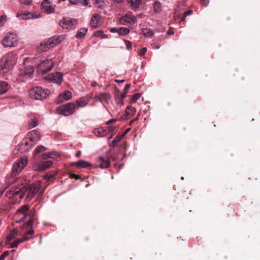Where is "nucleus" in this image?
<instances>
[{
  "label": "nucleus",
  "instance_id": "f257e3e1",
  "mask_svg": "<svg viewBox=\"0 0 260 260\" xmlns=\"http://www.w3.org/2000/svg\"><path fill=\"white\" fill-rule=\"evenodd\" d=\"M40 136L37 131H32L28 133L26 137L17 146V149L20 153L29 150L40 140Z\"/></svg>",
  "mask_w": 260,
  "mask_h": 260
},
{
  "label": "nucleus",
  "instance_id": "f03ea898",
  "mask_svg": "<svg viewBox=\"0 0 260 260\" xmlns=\"http://www.w3.org/2000/svg\"><path fill=\"white\" fill-rule=\"evenodd\" d=\"M28 164L27 157H22L17 159L13 164L11 174L7 178L8 183L12 184L16 180V176L19 174Z\"/></svg>",
  "mask_w": 260,
  "mask_h": 260
},
{
  "label": "nucleus",
  "instance_id": "7ed1b4c3",
  "mask_svg": "<svg viewBox=\"0 0 260 260\" xmlns=\"http://www.w3.org/2000/svg\"><path fill=\"white\" fill-rule=\"evenodd\" d=\"M17 56L13 52L7 54L0 60V70L3 73L8 72L16 63Z\"/></svg>",
  "mask_w": 260,
  "mask_h": 260
},
{
  "label": "nucleus",
  "instance_id": "20e7f679",
  "mask_svg": "<svg viewBox=\"0 0 260 260\" xmlns=\"http://www.w3.org/2000/svg\"><path fill=\"white\" fill-rule=\"evenodd\" d=\"M50 93L48 89L44 88L41 86H36L29 90V96L34 100H43L46 99Z\"/></svg>",
  "mask_w": 260,
  "mask_h": 260
},
{
  "label": "nucleus",
  "instance_id": "39448f33",
  "mask_svg": "<svg viewBox=\"0 0 260 260\" xmlns=\"http://www.w3.org/2000/svg\"><path fill=\"white\" fill-rule=\"evenodd\" d=\"M76 111V106L73 103H69L58 107L57 112L58 114L67 116H70Z\"/></svg>",
  "mask_w": 260,
  "mask_h": 260
},
{
  "label": "nucleus",
  "instance_id": "423d86ee",
  "mask_svg": "<svg viewBox=\"0 0 260 260\" xmlns=\"http://www.w3.org/2000/svg\"><path fill=\"white\" fill-rule=\"evenodd\" d=\"M41 188V183L38 181L31 185L28 188L22 186V189H24V193L26 198H32L39 191Z\"/></svg>",
  "mask_w": 260,
  "mask_h": 260
},
{
  "label": "nucleus",
  "instance_id": "0eeeda50",
  "mask_svg": "<svg viewBox=\"0 0 260 260\" xmlns=\"http://www.w3.org/2000/svg\"><path fill=\"white\" fill-rule=\"evenodd\" d=\"M17 41V37L16 34L9 33L2 41L1 44L5 47H12L16 45Z\"/></svg>",
  "mask_w": 260,
  "mask_h": 260
},
{
  "label": "nucleus",
  "instance_id": "6e6552de",
  "mask_svg": "<svg viewBox=\"0 0 260 260\" xmlns=\"http://www.w3.org/2000/svg\"><path fill=\"white\" fill-rule=\"evenodd\" d=\"M52 59H46L41 62L38 66V71L40 74H45L50 71L54 66Z\"/></svg>",
  "mask_w": 260,
  "mask_h": 260
},
{
  "label": "nucleus",
  "instance_id": "1a4fd4ad",
  "mask_svg": "<svg viewBox=\"0 0 260 260\" xmlns=\"http://www.w3.org/2000/svg\"><path fill=\"white\" fill-rule=\"evenodd\" d=\"M6 196L10 199L19 196L20 199H22L25 196V193H24V189H22V186L21 187L13 186L7 191Z\"/></svg>",
  "mask_w": 260,
  "mask_h": 260
},
{
  "label": "nucleus",
  "instance_id": "9d476101",
  "mask_svg": "<svg viewBox=\"0 0 260 260\" xmlns=\"http://www.w3.org/2000/svg\"><path fill=\"white\" fill-rule=\"evenodd\" d=\"M34 234V230L30 229L27 230L24 234L23 237L21 238L18 239L17 240L11 242L10 243L11 248L17 247L19 244L21 243L28 240L32 238V236Z\"/></svg>",
  "mask_w": 260,
  "mask_h": 260
},
{
  "label": "nucleus",
  "instance_id": "9b49d317",
  "mask_svg": "<svg viewBox=\"0 0 260 260\" xmlns=\"http://www.w3.org/2000/svg\"><path fill=\"white\" fill-rule=\"evenodd\" d=\"M55 5H53L49 0H44L41 3V9L43 12L46 14L54 13L55 10Z\"/></svg>",
  "mask_w": 260,
  "mask_h": 260
},
{
  "label": "nucleus",
  "instance_id": "f8f14e48",
  "mask_svg": "<svg viewBox=\"0 0 260 260\" xmlns=\"http://www.w3.org/2000/svg\"><path fill=\"white\" fill-rule=\"evenodd\" d=\"M77 22L75 19H70L69 18H63L60 21V25L63 29H71L73 26L76 25Z\"/></svg>",
  "mask_w": 260,
  "mask_h": 260
},
{
  "label": "nucleus",
  "instance_id": "ddd939ff",
  "mask_svg": "<svg viewBox=\"0 0 260 260\" xmlns=\"http://www.w3.org/2000/svg\"><path fill=\"white\" fill-rule=\"evenodd\" d=\"M46 79L51 82H54L60 85L62 81V74L60 72L51 74L46 77Z\"/></svg>",
  "mask_w": 260,
  "mask_h": 260
},
{
  "label": "nucleus",
  "instance_id": "4468645a",
  "mask_svg": "<svg viewBox=\"0 0 260 260\" xmlns=\"http://www.w3.org/2000/svg\"><path fill=\"white\" fill-rule=\"evenodd\" d=\"M29 207L27 205H24L17 210L16 215L20 217V218L16 221L17 222H21L27 216Z\"/></svg>",
  "mask_w": 260,
  "mask_h": 260
},
{
  "label": "nucleus",
  "instance_id": "2eb2a0df",
  "mask_svg": "<svg viewBox=\"0 0 260 260\" xmlns=\"http://www.w3.org/2000/svg\"><path fill=\"white\" fill-rule=\"evenodd\" d=\"M91 99V96L86 95L84 96H82L79 98L76 102V105L77 108H83L86 106L90 100Z\"/></svg>",
  "mask_w": 260,
  "mask_h": 260
},
{
  "label": "nucleus",
  "instance_id": "dca6fc26",
  "mask_svg": "<svg viewBox=\"0 0 260 260\" xmlns=\"http://www.w3.org/2000/svg\"><path fill=\"white\" fill-rule=\"evenodd\" d=\"M64 39V36H53L48 39V43L49 44H52L53 47L57 45Z\"/></svg>",
  "mask_w": 260,
  "mask_h": 260
},
{
  "label": "nucleus",
  "instance_id": "f3484780",
  "mask_svg": "<svg viewBox=\"0 0 260 260\" xmlns=\"http://www.w3.org/2000/svg\"><path fill=\"white\" fill-rule=\"evenodd\" d=\"M101 16L98 14H94L90 19V24L93 28H97L99 26Z\"/></svg>",
  "mask_w": 260,
  "mask_h": 260
},
{
  "label": "nucleus",
  "instance_id": "a211bd4d",
  "mask_svg": "<svg viewBox=\"0 0 260 260\" xmlns=\"http://www.w3.org/2000/svg\"><path fill=\"white\" fill-rule=\"evenodd\" d=\"M93 133L98 137H103L106 135L107 130L103 127H99L93 131Z\"/></svg>",
  "mask_w": 260,
  "mask_h": 260
},
{
  "label": "nucleus",
  "instance_id": "6ab92c4d",
  "mask_svg": "<svg viewBox=\"0 0 260 260\" xmlns=\"http://www.w3.org/2000/svg\"><path fill=\"white\" fill-rule=\"evenodd\" d=\"M34 69L32 66H28L26 67L23 71H22V74L23 75L29 77L32 74L34 73Z\"/></svg>",
  "mask_w": 260,
  "mask_h": 260
},
{
  "label": "nucleus",
  "instance_id": "aec40b11",
  "mask_svg": "<svg viewBox=\"0 0 260 260\" xmlns=\"http://www.w3.org/2000/svg\"><path fill=\"white\" fill-rule=\"evenodd\" d=\"M9 86L7 82L0 81V94L5 93L9 89Z\"/></svg>",
  "mask_w": 260,
  "mask_h": 260
},
{
  "label": "nucleus",
  "instance_id": "412c9836",
  "mask_svg": "<svg viewBox=\"0 0 260 260\" xmlns=\"http://www.w3.org/2000/svg\"><path fill=\"white\" fill-rule=\"evenodd\" d=\"M88 29L86 27L80 28L76 35V38L78 39H81L85 36L87 34Z\"/></svg>",
  "mask_w": 260,
  "mask_h": 260
},
{
  "label": "nucleus",
  "instance_id": "4be33fe9",
  "mask_svg": "<svg viewBox=\"0 0 260 260\" xmlns=\"http://www.w3.org/2000/svg\"><path fill=\"white\" fill-rule=\"evenodd\" d=\"M93 4L95 8L100 9H103L106 7V3L103 0H94Z\"/></svg>",
  "mask_w": 260,
  "mask_h": 260
},
{
  "label": "nucleus",
  "instance_id": "5701e85b",
  "mask_svg": "<svg viewBox=\"0 0 260 260\" xmlns=\"http://www.w3.org/2000/svg\"><path fill=\"white\" fill-rule=\"evenodd\" d=\"M101 103H108L111 100V95L109 93H101Z\"/></svg>",
  "mask_w": 260,
  "mask_h": 260
},
{
  "label": "nucleus",
  "instance_id": "b1692460",
  "mask_svg": "<svg viewBox=\"0 0 260 260\" xmlns=\"http://www.w3.org/2000/svg\"><path fill=\"white\" fill-rule=\"evenodd\" d=\"M48 40L45 41L44 42H42L41 43V50L42 51H46L48 50H49L51 48H53V46H52V44H49L48 43Z\"/></svg>",
  "mask_w": 260,
  "mask_h": 260
},
{
  "label": "nucleus",
  "instance_id": "393cba45",
  "mask_svg": "<svg viewBox=\"0 0 260 260\" xmlns=\"http://www.w3.org/2000/svg\"><path fill=\"white\" fill-rule=\"evenodd\" d=\"M18 233V230L17 229H14L11 231L9 234L7 236L6 241L7 242H10L14 237L16 236Z\"/></svg>",
  "mask_w": 260,
  "mask_h": 260
},
{
  "label": "nucleus",
  "instance_id": "a878e982",
  "mask_svg": "<svg viewBox=\"0 0 260 260\" xmlns=\"http://www.w3.org/2000/svg\"><path fill=\"white\" fill-rule=\"evenodd\" d=\"M74 164L77 166L78 167H81L83 168H86L91 165L89 162L83 160H80L74 163Z\"/></svg>",
  "mask_w": 260,
  "mask_h": 260
},
{
  "label": "nucleus",
  "instance_id": "bb28decb",
  "mask_svg": "<svg viewBox=\"0 0 260 260\" xmlns=\"http://www.w3.org/2000/svg\"><path fill=\"white\" fill-rule=\"evenodd\" d=\"M119 22L122 25H126L127 23H130V16L126 14L119 19Z\"/></svg>",
  "mask_w": 260,
  "mask_h": 260
},
{
  "label": "nucleus",
  "instance_id": "cd10ccee",
  "mask_svg": "<svg viewBox=\"0 0 260 260\" xmlns=\"http://www.w3.org/2000/svg\"><path fill=\"white\" fill-rule=\"evenodd\" d=\"M93 37L100 38L101 39H106L108 38V36L104 34V31L102 30L95 31L93 34Z\"/></svg>",
  "mask_w": 260,
  "mask_h": 260
},
{
  "label": "nucleus",
  "instance_id": "c85d7f7f",
  "mask_svg": "<svg viewBox=\"0 0 260 260\" xmlns=\"http://www.w3.org/2000/svg\"><path fill=\"white\" fill-rule=\"evenodd\" d=\"M59 154L54 152H51L50 153H45L42 155V159H46L49 157L54 158L55 156H58Z\"/></svg>",
  "mask_w": 260,
  "mask_h": 260
},
{
  "label": "nucleus",
  "instance_id": "c756f323",
  "mask_svg": "<svg viewBox=\"0 0 260 260\" xmlns=\"http://www.w3.org/2000/svg\"><path fill=\"white\" fill-rule=\"evenodd\" d=\"M39 120L37 118H34L28 121L29 128H34L38 125Z\"/></svg>",
  "mask_w": 260,
  "mask_h": 260
},
{
  "label": "nucleus",
  "instance_id": "7c9ffc66",
  "mask_svg": "<svg viewBox=\"0 0 260 260\" xmlns=\"http://www.w3.org/2000/svg\"><path fill=\"white\" fill-rule=\"evenodd\" d=\"M101 160L100 167L102 168H107L110 165V162L108 159H105L103 157H100L99 158Z\"/></svg>",
  "mask_w": 260,
  "mask_h": 260
},
{
  "label": "nucleus",
  "instance_id": "2f4dec72",
  "mask_svg": "<svg viewBox=\"0 0 260 260\" xmlns=\"http://www.w3.org/2000/svg\"><path fill=\"white\" fill-rule=\"evenodd\" d=\"M142 32L146 37L148 38L152 37L153 34L152 31H151L150 29L146 28H143L142 29Z\"/></svg>",
  "mask_w": 260,
  "mask_h": 260
},
{
  "label": "nucleus",
  "instance_id": "473e14b6",
  "mask_svg": "<svg viewBox=\"0 0 260 260\" xmlns=\"http://www.w3.org/2000/svg\"><path fill=\"white\" fill-rule=\"evenodd\" d=\"M33 224V220L31 218H30L26 223L23 224L22 228L24 229H29L28 230L32 229V226Z\"/></svg>",
  "mask_w": 260,
  "mask_h": 260
},
{
  "label": "nucleus",
  "instance_id": "72a5a7b5",
  "mask_svg": "<svg viewBox=\"0 0 260 260\" xmlns=\"http://www.w3.org/2000/svg\"><path fill=\"white\" fill-rule=\"evenodd\" d=\"M119 33L120 36H125L129 34L130 30L126 27H122L118 28Z\"/></svg>",
  "mask_w": 260,
  "mask_h": 260
},
{
  "label": "nucleus",
  "instance_id": "f704fd0d",
  "mask_svg": "<svg viewBox=\"0 0 260 260\" xmlns=\"http://www.w3.org/2000/svg\"><path fill=\"white\" fill-rule=\"evenodd\" d=\"M46 150V148L42 146V145H41V146H38L36 149H35V155H34V157H37V155L41 152H43L44 151H45Z\"/></svg>",
  "mask_w": 260,
  "mask_h": 260
},
{
  "label": "nucleus",
  "instance_id": "c9c22d12",
  "mask_svg": "<svg viewBox=\"0 0 260 260\" xmlns=\"http://www.w3.org/2000/svg\"><path fill=\"white\" fill-rule=\"evenodd\" d=\"M63 96L65 100H69L72 98V93L69 91H65L63 93L60 94Z\"/></svg>",
  "mask_w": 260,
  "mask_h": 260
},
{
  "label": "nucleus",
  "instance_id": "e433bc0d",
  "mask_svg": "<svg viewBox=\"0 0 260 260\" xmlns=\"http://www.w3.org/2000/svg\"><path fill=\"white\" fill-rule=\"evenodd\" d=\"M141 96V93H136L134 95L131 96V104L135 103L139 100Z\"/></svg>",
  "mask_w": 260,
  "mask_h": 260
},
{
  "label": "nucleus",
  "instance_id": "4c0bfd02",
  "mask_svg": "<svg viewBox=\"0 0 260 260\" xmlns=\"http://www.w3.org/2000/svg\"><path fill=\"white\" fill-rule=\"evenodd\" d=\"M125 136V134H122L120 136L116 137L112 142L113 146H115Z\"/></svg>",
  "mask_w": 260,
  "mask_h": 260
},
{
  "label": "nucleus",
  "instance_id": "58836bf2",
  "mask_svg": "<svg viewBox=\"0 0 260 260\" xmlns=\"http://www.w3.org/2000/svg\"><path fill=\"white\" fill-rule=\"evenodd\" d=\"M141 2V0H131V9H133V7L134 8H138Z\"/></svg>",
  "mask_w": 260,
  "mask_h": 260
},
{
  "label": "nucleus",
  "instance_id": "ea45409f",
  "mask_svg": "<svg viewBox=\"0 0 260 260\" xmlns=\"http://www.w3.org/2000/svg\"><path fill=\"white\" fill-rule=\"evenodd\" d=\"M34 169L36 171H42L45 170V168L42 167L41 164H36L34 165Z\"/></svg>",
  "mask_w": 260,
  "mask_h": 260
},
{
  "label": "nucleus",
  "instance_id": "a19ab883",
  "mask_svg": "<svg viewBox=\"0 0 260 260\" xmlns=\"http://www.w3.org/2000/svg\"><path fill=\"white\" fill-rule=\"evenodd\" d=\"M41 164H42V167H44L45 168V169L50 167L52 165V162L51 161L48 160V161H46L45 162H43L41 163Z\"/></svg>",
  "mask_w": 260,
  "mask_h": 260
},
{
  "label": "nucleus",
  "instance_id": "79ce46f5",
  "mask_svg": "<svg viewBox=\"0 0 260 260\" xmlns=\"http://www.w3.org/2000/svg\"><path fill=\"white\" fill-rule=\"evenodd\" d=\"M30 14H26V13H22V14H19V13H18L17 15L18 17H20L21 19H29L30 18V16L29 15H30Z\"/></svg>",
  "mask_w": 260,
  "mask_h": 260
},
{
  "label": "nucleus",
  "instance_id": "37998d69",
  "mask_svg": "<svg viewBox=\"0 0 260 260\" xmlns=\"http://www.w3.org/2000/svg\"><path fill=\"white\" fill-rule=\"evenodd\" d=\"M193 12L192 10H187L186 12H184V14H183V18L181 19V21H185V17L191 14H192Z\"/></svg>",
  "mask_w": 260,
  "mask_h": 260
},
{
  "label": "nucleus",
  "instance_id": "c03bdc74",
  "mask_svg": "<svg viewBox=\"0 0 260 260\" xmlns=\"http://www.w3.org/2000/svg\"><path fill=\"white\" fill-rule=\"evenodd\" d=\"M70 4L71 5H78L82 3L81 0H69Z\"/></svg>",
  "mask_w": 260,
  "mask_h": 260
},
{
  "label": "nucleus",
  "instance_id": "a18cd8bd",
  "mask_svg": "<svg viewBox=\"0 0 260 260\" xmlns=\"http://www.w3.org/2000/svg\"><path fill=\"white\" fill-rule=\"evenodd\" d=\"M7 20V16L6 15H2L0 17V25L3 26Z\"/></svg>",
  "mask_w": 260,
  "mask_h": 260
},
{
  "label": "nucleus",
  "instance_id": "49530a36",
  "mask_svg": "<svg viewBox=\"0 0 260 260\" xmlns=\"http://www.w3.org/2000/svg\"><path fill=\"white\" fill-rule=\"evenodd\" d=\"M9 254V251H6L3 253L0 256V260H4L5 258Z\"/></svg>",
  "mask_w": 260,
  "mask_h": 260
},
{
  "label": "nucleus",
  "instance_id": "de8ad7c7",
  "mask_svg": "<svg viewBox=\"0 0 260 260\" xmlns=\"http://www.w3.org/2000/svg\"><path fill=\"white\" fill-rule=\"evenodd\" d=\"M147 51V49L145 47H144L143 48H142L141 49H140V50H139L138 51V54L140 56H143L144 55L145 53Z\"/></svg>",
  "mask_w": 260,
  "mask_h": 260
},
{
  "label": "nucleus",
  "instance_id": "09e8293b",
  "mask_svg": "<svg viewBox=\"0 0 260 260\" xmlns=\"http://www.w3.org/2000/svg\"><path fill=\"white\" fill-rule=\"evenodd\" d=\"M66 101L67 100H65L62 95L59 94L57 99V104H60Z\"/></svg>",
  "mask_w": 260,
  "mask_h": 260
},
{
  "label": "nucleus",
  "instance_id": "8fccbe9b",
  "mask_svg": "<svg viewBox=\"0 0 260 260\" xmlns=\"http://www.w3.org/2000/svg\"><path fill=\"white\" fill-rule=\"evenodd\" d=\"M117 121L116 119H112L106 122V125H111L114 124Z\"/></svg>",
  "mask_w": 260,
  "mask_h": 260
},
{
  "label": "nucleus",
  "instance_id": "3c124183",
  "mask_svg": "<svg viewBox=\"0 0 260 260\" xmlns=\"http://www.w3.org/2000/svg\"><path fill=\"white\" fill-rule=\"evenodd\" d=\"M108 129L109 131H111L112 132H115L117 129V127L115 126H109L108 127Z\"/></svg>",
  "mask_w": 260,
  "mask_h": 260
},
{
  "label": "nucleus",
  "instance_id": "603ef678",
  "mask_svg": "<svg viewBox=\"0 0 260 260\" xmlns=\"http://www.w3.org/2000/svg\"><path fill=\"white\" fill-rule=\"evenodd\" d=\"M130 88V84H127L125 85L122 93H125V94H127L128 90Z\"/></svg>",
  "mask_w": 260,
  "mask_h": 260
},
{
  "label": "nucleus",
  "instance_id": "864d4df0",
  "mask_svg": "<svg viewBox=\"0 0 260 260\" xmlns=\"http://www.w3.org/2000/svg\"><path fill=\"white\" fill-rule=\"evenodd\" d=\"M19 1L21 4L24 5H28L31 2V0H19Z\"/></svg>",
  "mask_w": 260,
  "mask_h": 260
},
{
  "label": "nucleus",
  "instance_id": "5fc2aeb1",
  "mask_svg": "<svg viewBox=\"0 0 260 260\" xmlns=\"http://www.w3.org/2000/svg\"><path fill=\"white\" fill-rule=\"evenodd\" d=\"M209 3V0H201V3L202 5L207 6Z\"/></svg>",
  "mask_w": 260,
  "mask_h": 260
},
{
  "label": "nucleus",
  "instance_id": "6e6d98bb",
  "mask_svg": "<svg viewBox=\"0 0 260 260\" xmlns=\"http://www.w3.org/2000/svg\"><path fill=\"white\" fill-rule=\"evenodd\" d=\"M110 31L112 33H114V32L119 33L118 28H115V27L111 28L110 29Z\"/></svg>",
  "mask_w": 260,
  "mask_h": 260
},
{
  "label": "nucleus",
  "instance_id": "4d7b16f0",
  "mask_svg": "<svg viewBox=\"0 0 260 260\" xmlns=\"http://www.w3.org/2000/svg\"><path fill=\"white\" fill-rule=\"evenodd\" d=\"M94 99L96 102H101V98L100 93L95 95L94 96Z\"/></svg>",
  "mask_w": 260,
  "mask_h": 260
},
{
  "label": "nucleus",
  "instance_id": "13d9d810",
  "mask_svg": "<svg viewBox=\"0 0 260 260\" xmlns=\"http://www.w3.org/2000/svg\"><path fill=\"white\" fill-rule=\"evenodd\" d=\"M129 111H130V106H127L125 109V116H127L129 114Z\"/></svg>",
  "mask_w": 260,
  "mask_h": 260
},
{
  "label": "nucleus",
  "instance_id": "bf43d9fd",
  "mask_svg": "<svg viewBox=\"0 0 260 260\" xmlns=\"http://www.w3.org/2000/svg\"><path fill=\"white\" fill-rule=\"evenodd\" d=\"M131 24L132 23H135L136 22V21H136V17L135 16H132L131 15Z\"/></svg>",
  "mask_w": 260,
  "mask_h": 260
},
{
  "label": "nucleus",
  "instance_id": "052dcab7",
  "mask_svg": "<svg viewBox=\"0 0 260 260\" xmlns=\"http://www.w3.org/2000/svg\"><path fill=\"white\" fill-rule=\"evenodd\" d=\"M125 45L126 46V48L127 49H129L130 47V41H125Z\"/></svg>",
  "mask_w": 260,
  "mask_h": 260
},
{
  "label": "nucleus",
  "instance_id": "680f3d73",
  "mask_svg": "<svg viewBox=\"0 0 260 260\" xmlns=\"http://www.w3.org/2000/svg\"><path fill=\"white\" fill-rule=\"evenodd\" d=\"M167 33L169 35H173V34H174V31H173V29L170 28L168 30Z\"/></svg>",
  "mask_w": 260,
  "mask_h": 260
},
{
  "label": "nucleus",
  "instance_id": "e2e57ef3",
  "mask_svg": "<svg viewBox=\"0 0 260 260\" xmlns=\"http://www.w3.org/2000/svg\"><path fill=\"white\" fill-rule=\"evenodd\" d=\"M72 177L75 178L76 180L78 179L79 178V176L76 174H73L72 175Z\"/></svg>",
  "mask_w": 260,
  "mask_h": 260
},
{
  "label": "nucleus",
  "instance_id": "0e129e2a",
  "mask_svg": "<svg viewBox=\"0 0 260 260\" xmlns=\"http://www.w3.org/2000/svg\"><path fill=\"white\" fill-rule=\"evenodd\" d=\"M126 96V94H125V93H122L121 94L120 98L122 99H122H124Z\"/></svg>",
  "mask_w": 260,
  "mask_h": 260
},
{
  "label": "nucleus",
  "instance_id": "69168bd1",
  "mask_svg": "<svg viewBox=\"0 0 260 260\" xmlns=\"http://www.w3.org/2000/svg\"><path fill=\"white\" fill-rule=\"evenodd\" d=\"M135 112H136V109H135V108H132V107H131V116H132L133 114H135Z\"/></svg>",
  "mask_w": 260,
  "mask_h": 260
},
{
  "label": "nucleus",
  "instance_id": "338daca9",
  "mask_svg": "<svg viewBox=\"0 0 260 260\" xmlns=\"http://www.w3.org/2000/svg\"><path fill=\"white\" fill-rule=\"evenodd\" d=\"M123 99L122 100V99L120 98L119 101L118 102L119 104L121 105H123L124 104V102L123 101Z\"/></svg>",
  "mask_w": 260,
  "mask_h": 260
},
{
  "label": "nucleus",
  "instance_id": "774afa93",
  "mask_svg": "<svg viewBox=\"0 0 260 260\" xmlns=\"http://www.w3.org/2000/svg\"><path fill=\"white\" fill-rule=\"evenodd\" d=\"M83 5L86 6L88 5V2L87 0H84L83 2H82V3Z\"/></svg>",
  "mask_w": 260,
  "mask_h": 260
}]
</instances>
